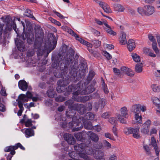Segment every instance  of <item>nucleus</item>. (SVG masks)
<instances>
[{
    "mask_svg": "<svg viewBox=\"0 0 160 160\" xmlns=\"http://www.w3.org/2000/svg\"><path fill=\"white\" fill-rule=\"evenodd\" d=\"M102 147V144H99L98 146L95 145H93L92 149L87 146L84 143H82L81 144H76L74 146V149L78 152L80 157L83 159V160H93L90 159L85 153L88 155L93 156L97 160H105L104 153L103 152L94 149L96 147L97 149L101 148Z\"/></svg>",
    "mask_w": 160,
    "mask_h": 160,
    "instance_id": "obj_1",
    "label": "nucleus"
},
{
    "mask_svg": "<svg viewBox=\"0 0 160 160\" xmlns=\"http://www.w3.org/2000/svg\"><path fill=\"white\" fill-rule=\"evenodd\" d=\"M74 107L73 108V110H70L66 112V115L68 117L72 118V122L74 123L75 122L78 124L80 120V121H81V119L80 118L79 119L75 121L77 117H73L75 115V111L77 110L80 114H82L86 112V109L85 107L82 104H74Z\"/></svg>",
    "mask_w": 160,
    "mask_h": 160,
    "instance_id": "obj_2",
    "label": "nucleus"
},
{
    "mask_svg": "<svg viewBox=\"0 0 160 160\" xmlns=\"http://www.w3.org/2000/svg\"><path fill=\"white\" fill-rule=\"evenodd\" d=\"M26 38L28 43L30 44L34 40V35L32 34L31 33L28 35V34L23 32L20 37L19 40H15V43L19 50L21 51H23V49L25 48V47L23 42L21 41V39L25 40Z\"/></svg>",
    "mask_w": 160,
    "mask_h": 160,
    "instance_id": "obj_3",
    "label": "nucleus"
},
{
    "mask_svg": "<svg viewBox=\"0 0 160 160\" xmlns=\"http://www.w3.org/2000/svg\"><path fill=\"white\" fill-rule=\"evenodd\" d=\"M120 114H117V118L119 122L122 123L126 124L127 123L126 120L124 119L127 118L128 117V110L127 108L125 106L123 107L120 109Z\"/></svg>",
    "mask_w": 160,
    "mask_h": 160,
    "instance_id": "obj_4",
    "label": "nucleus"
},
{
    "mask_svg": "<svg viewBox=\"0 0 160 160\" xmlns=\"http://www.w3.org/2000/svg\"><path fill=\"white\" fill-rule=\"evenodd\" d=\"M138 12L142 15L148 16L152 15L155 12L154 8L150 5H146L143 7H139L137 9Z\"/></svg>",
    "mask_w": 160,
    "mask_h": 160,
    "instance_id": "obj_5",
    "label": "nucleus"
},
{
    "mask_svg": "<svg viewBox=\"0 0 160 160\" xmlns=\"http://www.w3.org/2000/svg\"><path fill=\"white\" fill-rule=\"evenodd\" d=\"M142 124L140 129L141 133L144 135L148 134L152 124L151 120L150 119H148Z\"/></svg>",
    "mask_w": 160,
    "mask_h": 160,
    "instance_id": "obj_6",
    "label": "nucleus"
},
{
    "mask_svg": "<svg viewBox=\"0 0 160 160\" xmlns=\"http://www.w3.org/2000/svg\"><path fill=\"white\" fill-rule=\"evenodd\" d=\"M76 90H77L76 91L73 93V97H74V98H75V96L79 95L80 93H81L82 95H83L92 92L94 91V89L93 87L89 86L86 89V92H85V91L83 92V91L81 92V88L79 87V85H77V88L76 89Z\"/></svg>",
    "mask_w": 160,
    "mask_h": 160,
    "instance_id": "obj_7",
    "label": "nucleus"
},
{
    "mask_svg": "<svg viewBox=\"0 0 160 160\" xmlns=\"http://www.w3.org/2000/svg\"><path fill=\"white\" fill-rule=\"evenodd\" d=\"M75 38L83 45L86 46L90 52L91 53L92 52V50L89 49V48H91L92 47V44L80 38L78 35H77V37H76Z\"/></svg>",
    "mask_w": 160,
    "mask_h": 160,
    "instance_id": "obj_8",
    "label": "nucleus"
},
{
    "mask_svg": "<svg viewBox=\"0 0 160 160\" xmlns=\"http://www.w3.org/2000/svg\"><path fill=\"white\" fill-rule=\"evenodd\" d=\"M97 2L102 7L105 12L110 13L112 12V11L110 8L109 6L107 3L100 0L98 1Z\"/></svg>",
    "mask_w": 160,
    "mask_h": 160,
    "instance_id": "obj_9",
    "label": "nucleus"
},
{
    "mask_svg": "<svg viewBox=\"0 0 160 160\" xmlns=\"http://www.w3.org/2000/svg\"><path fill=\"white\" fill-rule=\"evenodd\" d=\"M151 141L150 145L153 148L155 151L156 154L157 156H158L159 155L160 149L159 147L157 145L156 141L153 137H151Z\"/></svg>",
    "mask_w": 160,
    "mask_h": 160,
    "instance_id": "obj_10",
    "label": "nucleus"
},
{
    "mask_svg": "<svg viewBox=\"0 0 160 160\" xmlns=\"http://www.w3.org/2000/svg\"><path fill=\"white\" fill-rule=\"evenodd\" d=\"M56 35L51 33V51L53 50L56 47L57 41V38Z\"/></svg>",
    "mask_w": 160,
    "mask_h": 160,
    "instance_id": "obj_11",
    "label": "nucleus"
},
{
    "mask_svg": "<svg viewBox=\"0 0 160 160\" xmlns=\"http://www.w3.org/2000/svg\"><path fill=\"white\" fill-rule=\"evenodd\" d=\"M64 138L69 144H73L75 143V139L71 134H65L64 135Z\"/></svg>",
    "mask_w": 160,
    "mask_h": 160,
    "instance_id": "obj_12",
    "label": "nucleus"
},
{
    "mask_svg": "<svg viewBox=\"0 0 160 160\" xmlns=\"http://www.w3.org/2000/svg\"><path fill=\"white\" fill-rule=\"evenodd\" d=\"M141 105L140 104H134L131 108V111L135 114H140L141 112Z\"/></svg>",
    "mask_w": 160,
    "mask_h": 160,
    "instance_id": "obj_13",
    "label": "nucleus"
},
{
    "mask_svg": "<svg viewBox=\"0 0 160 160\" xmlns=\"http://www.w3.org/2000/svg\"><path fill=\"white\" fill-rule=\"evenodd\" d=\"M104 30L108 34L112 36H115L116 34V33L113 31L111 27L107 23H104V25L103 26Z\"/></svg>",
    "mask_w": 160,
    "mask_h": 160,
    "instance_id": "obj_14",
    "label": "nucleus"
},
{
    "mask_svg": "<svg viewBox=\"0 0 160 160\" xmlns=\"http://www.w3.org/2000/svg\"><path fill=\"white\" fill-rule=\"evenodd\" d=\"M133 137L136 139L140 138L141 137L140 133L139 128L138 127L132 128V133Z\"/></svg>",
    "mask_w": 160,
    "mask_h": 160,
    "instance_id": "obj_15",
    "label": "nucleus"
},
{
    "mask_svg": "<svg viewBox=\"0 0 160 160\" xmlns=\"http://www.w3.org/2000/svg\"><path fill=\"white\" fill-rule=\"evenodd\" d=\"M122 70L123 71V75L125 74L128 76L132 77L134 75V72L131 69L127 67H122Z\"/></svg>",
    "mask_w": 160,
    "mask_h": 160,
    "instance_id": "obj_16",
    "label": "nucleus"
},
{
    "mask_svg": "<svg viewBox=\"0 0 160 160\" xmlns=\"http://www.w3.org/2000/svg\"><path fill=\"white\" fill-rule=\"evenodd\" d=\"M105 100L104 99L102 98L99 100L98 102H95L94 104L95 108L97 110L98 108L100 107L101 108H103L105 105Z\"/></svg>",
    "mask_w": 160,
    "mask_h": 160,
    "instance_id": "obj_17",
    "label": "nucleus"
},
{
    "mask_svg": "<svg viewBox=\"0 0 160 160\" xmlns=\"http://www.w3.org/2000/svg\"><path fill=\"white\" fill-rule=\"evenodd\" d=\"M18 86L20 89L23 91H26L28 88V84L24 80H21L18 82Z\"/></svg>",
    "mask_w": 160,
    "mask_h": 160,
    "instance_id": "obj_18",
    "label": "nucleus"
},
{
    "mask_svg": "<svg viewBox=\"0 0 160 160\" xmlns=\"http://www.w3.org/2000/svg\"><path fill=\"white\" fill-rule=\"evenodd\" d=\"M136 45L134 40L132 39L129 40L127 44V48L128 50L131 52L135 48Z\"/></svg>",
    "mask_w": 160,
    "mask_h": 160,
    "instance_id": "obj_19",
    "label": "nucleus"
},
{
    "mask_svg": "<svg viewBox=\"0 0 160 160\" xmlns=\"http://www.w3.org/2000/svg\"><path fill=\"white\" fill-rule=\"evenodd\" d=\"M17 149V147L14 146H10L6 147L4 149L5 152H10L11 154L13 155L15 153V150Z\"/></svg>",
    "mask_w": 160,
    "mask_h": 160,
    "instance_id": "obj_20",
    "label": "nucleus"
},
{
    "mask_svg": "<svg viewBox=\"0 0 160 160\" xmlns=\"http://www.w3.org/2000/svg\"><path fill=\"white\" fill-rule=\"evenodd\" d=\"M61 28L64 31L68 32L72 36H74L75 38L77 37V34L75 33L71 29L66 26H62Z\"/></svg>",
    "mask_w": 160,
    "mask_h": 160,
    "instance_id": "obj_21",
    "label": "nucleus"
},
{
    "mask_svg": "<svg viewBox=\"0 0 160 160\" xmlns=\"http://www.w3.org/2000/svg\"><path fill=\"white\" fill-rule=\"evenodd\" d=\"M126 35L124 32H122L119 38V41L122 45H125L127 43V40L126 38Z\"/></svg>",
    "mask_w": 160,
    "mask_h": 160,
    "instance_id": "obj_22",
    "label": "nucleus"
},
{
    "mask_svg": "<svg viewBox=\"0 0 160 160\" xmlns=\"http://www.w3.org/2000/svg\"><path fill=\"white\" fill-rule=\"evenodd\" d=\"M25 136L27 138L34 136V131L32 128H27L25 131Z\"/></svg>",
    "mask_w": 160,
    "mask_h": 160,
    "instance_id": "obj_23",
    "label": "nucleus"
},
{
    "mask_svg": "<svg viewBox=\"0 0 160 160\" xmlns=\"http://www.w3.org/2000/svg\"><path fill=\"white\" fill-rule=\"evenodd\" d=\"M152 101L156 106L160 110V99L157 97H153L152 98Z\"/></svg>",
    "mask_w": 160,
    "mask_h": 160,
    "instance_id": "obj_24",
    "label": "nucleus"
},
{
    "mask_svg": "<svg viewBox=\"0 0 160 160\" xmlns=\"http://www.w3.org/2000/svg\"><path fill=\"white\" fill-rule=\"evenodd\" d=\"M88 134L89 135L90 139L92 141L97 142L99 138L96 134L93 133L92 132H88Z\"/></svg>",
    "mask_w": 160,
    "mask_h": 160,
    "instance_id": "obj_25",
    "label": "nucleus"
},
{
    "mask_svg": "<svg viewBox=\"0 0 160 160\" xmlns=\"http://www.w3.org/2000/svg\"><path fill=\"white\" fill-rule=\"evenodd\" d=\"M134 119L136 123L141 124L142 123V117L140 114H135L134 115Z\"/></svg>",
    "mask_w": 160,
    "mask_h": 160,
    "instance_id": "obj_26",
    "label": "nucleus"
},
{
    "mask_svg": "<svg viewBox=\"0 0 160 160\" xmlns=\"http://www.w3.org/2000/svg\"><path fill=\"white\" fill-rule=\"evenodd\" d=\"M73 51H72V52L71 54L69 56L68 58V55L67 56L66 58L65 57V59L66 60V62L63 66L65 69L67 68V65H69V62L72 61V58L73 55Z\"/></svg>",
    "mask_w": 160,
    "mask_h": 160,
    "instance_id": "obj_27",
    "label": "nucleus"
},
{
    "mask_svg": "<svg viewBox=\"0 0 160 160\" xmlns=\"http://www.w3.org/2000/svg\"><path fill=\"white\" fill-rule=\"evenodd\" d=\"M143 65L142 63H137L135 67V71L137 73H140L142 70Z\"/></svg>",
    "mask_w": 160,
    "mask_h": 160,
    "instance_id": "obj_28",
    "label": "nucleus"
},
{
    "mask_svg": "<svg viewBox=\"0 0 160 160\" xmlns=\"http://www.w3.org/2000/svg\"><path fill=\"white\" fill-rule=\"evenodd\" d=\"M24 16L32 18L33 20H36L35 18L32 15L31 11L29 9H27L24 14Z\"/></svg>",
    "mask_w": 160,
    "mask_h": 160,
    "instance_id": "obj_29",
    "label": "nucleus"
},
{
    "mask_svg": "<svg viewBox=\"0 0 160 160\" xmlns=\"http://www.w3.org/2000/svg\"><path fill=\"white\" fill-rule=\"evenodd\" d=\"M131 56L133 60L136 62H138L140 61V56L137 54L135 53H132L131 54Z\"/></svg>",
    "mask_w": 160,
    "mask_h": 160,
    "instance_id": "obj_30",
    "label": "nucleus"
},
{
    "mask_svg": "<svg viewBox=\"0 0 160 160\" xmlns=\"http://www.w3.org/2000/svg\"><path fill=\"white\" fill-rule=\"evenodd\" d=\"M19 100H21L23 102H27L28 101V98L27 97L26 95L24 94H21L19 96Z\"/></svg>",
    "mask_w": 160,
    "mask_h": 160,
    "instance_id": "obj_31",
    "label": "nucleus"
},
{
    "mask_svg": "<svg viewBox=\"0 0 160 160\" xmlns=\"http://www.w3.org/2000/svg\"><path fill=\"white\" fill-rule=\"evenodd\" d=\"M113 71L114 73L116 75H119V77H121L123 75V71L122 70V67L121 68L120 70L116 68H114L113 69Z\"/></svg>",
    "mask_w": 160,
    "mask_h": 160,
    "instance_id": "obj_32",
    "label": "nucleus"
},
{
    "mask_svg": "<svg viewBox=\"0 0 160 160\" xmlns=\"http://www.w3.org/2000/svg\"><path fill=\"white\" fill-rule=\"evenodd\" d=\"M94 118V115L91 112H88L86 115L85 118L87 120H92Z\"/></svg>",
    "mask_w": 160,
    "mask_h": 160,
    "instance_id": "obj_33",
    "label": "nucleus"
},
{
    "mask_svg": "<svg viewBox=\"0 0 160 160\" xmlns=\"http://www.w3.org/2000/svg\"><path fill=\"white\" fill-rule=\"evenodd\" d=\"M151 88L153 91L157 92L160 90V86L158 85L153 84L151 86Z\"/></svg>",
    "mask_w": 160,
    "mask_h": 160,
    "instance_id": "obj_34",
    "label": "nucleus"
},
{
    "mask_svg": "<svg viewBox=\"0 0 160 160\" xmlns=\"http://www.w3.org/2000/svg\"><path fill=\"white\" fill-rule=\"evenodd\" d=\"M152 47L156 54H157L159 53V51L157 47V43L156 42L152 43Z\"/></svg>",
    "mask_w": 160,
    "mask_h": 160,
    "instance_id": "obj_35",
    "label": "nucleus"
},
{
    "mask_svg": "<svg viewBox=\"0 0 160 160\" xmlns=\"http://www.w3.org/2000/svg\"><path fill=\"white\" fill-rule=\"evenodd\" d=\"M132 128H125L124 129V133L127 135L131 134Z\"/></svg>",
    "mask_w": 160,
    "mask_h": 160,
    "instance_id": "obj_36",
    "label": "nucleus"
},
{
    "mask_svg": "<svg viewBox=\"0 0 160 160\" xmlns=\"http://www.w3.org/2000/svg\"><path fill=\"white\" fill-rule=\"evenodd\" d=\"M158 129L154 127H152L150 130H149L150 134V135L155 134L157 133Z\"/></svg>",
    "mask_w": 160,
    "mask_h": 160,
    "instance_id": "obj_37",
    "label": "nucleus"
},
{
    "mask_svg": "<svg viewBox=\"0 0 160 160\" xmlns=\"http://www.w3.org/2000/svg\"><path fill=\"white\" fill-rule=\"evenodd\" d=\"M109 122L111 124L115 125L117 124V119L116 118L112 117L109 119Z\"/></svg>",
    "mask_w": 160,
    "mask_h": 160,
    "instance_id": "obj_38",
    "label": "nucleus"
},
{
    "mask_svg": "<svg viewBox=\"0 0 160 160\" xmlns=\"http://www.w3.org/2000/svg\"><path fill=\"white\" fill-rule=\"evenodd\" d=\"M66 81H62V80H59L58 82V84L61 87V86H67L68 84L69 83L67 82L66 83Z\"/></svg>",
    "mask_w": 160,
    "mask_h": 160,
    "instance_id": "obj_39",
    "label": "nucleus"
},
{
    "mask_svg": "<svg viewBox=\"0 0 160 160\" xmlns=\"http://www.w3.org/2000/svg\"><path fill=\"white\" fill-rule=\"evenodd\" d=\"M102 87L104 92L105 93H107L108 92V89L105 83L103 80H102Z\"/></svg>",
    "mask_w": 160,
    "mask_h": 160,
    "instance_id": "obj_40",
    "label": "nucleus"
},
{
    "mask_svg": "<svg viewBox=\"0 0 160 160\" xmlns=\"http://www.w3.org/2000/svg\"><path fill=\"white\" fill-rule=\"evenodd\" d=\"M102 21H101L96 18L94 19L95 22L97 23V24L100 25H104V23H106V22L103 20V19H102Z\"/></svg>",
    "mask_w": 160,
    "mask_h": 160,
    "instance_id": "obj_41",
    "label": "nucleus"
},
{
    "mask_svg": "<svg viewBox=\"0 0 160 160\" xmlns=\"http://www.w3.org/2000/svg\"><path fill=\"white\" fill-rule=\"evenodd\" d=\"M75 137L77 140L80 141L82 138V133L81 132H79L77 133H75L74 135Z\"/></svg>",
    "mask_w": 160,
    "mask_h": 160,
    "instance_id": "obj_42",
    "label": "nucleus"
},
{
    "mask_svg": "<svg viewBox=\"0 0 160 160\" xmlns=\"http://www.w3.org/2000/svg\"><path fill=\"white\" fill-rule=\"evenodd\" d=\"M32 123L31 119H28L25 122V126L27 127H29L32 125Z\"/></svg>",
    "mask_w": 160,
    "mask_h": 160,
    "instance_id": "obj_43",
    "label": "nucleus"
},
{
    "mask_svg": "<svg viewBox=\"0 0 160 160\" xmlns=\"http://www.w3.org/2000/svg\"><path fill=\"white\" fill-rule=\"evenodd\" d=\"M106 138H108L110 139L115 141V139L112 136L111 134L108 132H106L104 134Z\"/></svg>",
    "mask_w": 160,
    "mask_h": 160,
    "instance_id": "obj_44",
    "label": "nucleus"
},
{
    "mask_svg": "<svg viewBox=\"0 0 160 160\" xmlns=\"http://www.w3.org/2000/svg\"><path fill=\"white\" fill-rule=\"evenodd\" d=\"M103 54L109 60L112 58L111 55L106 51H104L103 52Z\"/></svg>",
    "mask_w": 160,
    "mask_h": 160,
    "instance_id": "obj_45",
    "label": "nucleus"
},
{
    "mask_svg": "<svg viewBox=\"0 0 160 160\" xmlns=\"http://www.w3.org/2000/svg\"><path fill=\"white\" fill-rule=\"evenodd\" d=\"M82 122L84 124L85 128H87L88 129H91L92 128V126L91 125V124H89L88 125V126H87V123H86L85 122V119H83V118H82Z\"/></svg>",
    "mask_w": 160,
    "mask_h": 160,
    "instance_id": "obj_46",
    "label": "nucleus"
},
{
    "mask_svg": "<svg viewBox=\"0 0 160 160\" xmlns=\"http://www.w3.org/2000/svg\"><path fill=\"white\" fill-rule=\"evenodd\" d=\"M104 145L107 148H111V144L106 140H104L103 141Z\"/></svg>",
    "mask_w": 160,
    "mask_h": 160,
    "instance_id": "obj_47",
    "label": "nucleus"
},
{
    "mask_svg": "<svg viewBox=\"0 0 160 160\" xmlns=\"http://www.w3.org/2000/svg\"><path fill=\"white\" fill-rule=\"evenodd\" d=\"M110 116V113L109 112H106L103 113L101 117L103 118H107L109 117Z\"/></svg>",
    "mask_w": 160,
    "mask_h": 160,
    "instance_id": "obj_48",
    "label": "nucleus"
},
{
    "mask_svg": "<svg viewBox=\"0 0 160 160\" xmlns=\"http://www.w3.org/2000/svg\"><path fill=\"white\" fill-rule=\"evenodd\" d=\"M18 105L20 108L19 110L23 111L24 108L23 106V102L21 100H18Z\"/></svg>",
    "mask_w": 160,
    "mask_h": 160,
    "instance_id": "obj_49",
    "label": "nucleus"
},
{
    "mask_svg": "<svg viewBox=\"0 0 160 160\" xmlns=\"http://www.w3.org/2000/svg\"><path fill=\"white\" fill-rule=\"evenodd\" d=\"M151 50L150 49L147 48H143V53L146 55H148Z\"/></svg>",
    "mask_w": 160,
    "mask_h": 160,
    "instance_id": "obj_50",
    "label": "nucleus"
},
{
    "mask_svg": "<svg viewBox=\"0 0 160 160\" xmlns=\"http://www.w3.org/2000/svg\"><path fill=\"white\" fill-rule=\"evenodd\" d=\"M92 42L94 44L95 47H98L100 45L101 42L99 41L95 40Z\"/></svg>",
    "mask_w": 160,
    "mask_h": 160,
    "instance_id": "obj_51",
    "label": "nucleus"
},
{
    "mask_svg": "<svg viewBox=\"0 0 160 160\" xmlns=\"http://www.w3.org/2000/svg\"><path fill=\"white\" fill-rule=\"evenodd\" d=\"M149 40L152 42V43L156 42L154 38L152 35H149L148 36Z\"/></svg>",
    "mask_w": 160,
    "mask_h": 160,
    "instance_id": "obj_52",
    "label": "nucleus"
},
{
    "mask_svg": "<svg viewBox=\"0 0 160 160\" xmlns=\"http://www.w3.org/2000/svg\"><path fill=\"white\" fill-rule=\"evenodd\" d=\"M117 156L115 154L111 155L109 158V160H117Z\"/></svg>",
    "mask_w": 160,
    "mask_h": 160,
    "instance_id": "obj_53",
    "label": "nucleus"
},
{
    "mask_svg": "<svg viewBox=\"0 0 160 160\" xmlns=\"http://www.w3.org/2000/svg\"><path fill=\"white\" fill-rule=\"evenodd\" d=\"M93 129L96 131L98 132H99L101 130V128L100 125H97L94 127Z\"/></svg>",
    "mask_w": 160,
    "mask_h": 160,
    "instance_id": "obj_54",
    "label": "nucleus"
},
{
    "mask_svg": "<svg viewBox=\"0 0 160 160\" xmlns=\"http://www.w3.org/2000/svg\"><path fill=\"white\" fill-rule=\"evenodd\" d=\"M14 146L17 147V149L18 148H19L21 149L22 150H25V148L20 143H18L17 144H16Z\"/></svg>",
    "mask_w": 160,
    "mask_h": 160,
    "instance_id": "obj_55",
    "label": "nucleus"
},
{
    "mask_svg": "<svg viewBox=\"0 0 160 160\" xmlns=\"http://www.w3.org/2000/svg\"><path fill=\"white\" fill-rule=\"evenodd\" d=\"M117 7L118 8V11L119 12H122L124 11V8L120 4L117 5Z\"/></svg>",
    "mask_w": 160,
    "mask_h": 160,
    "instance_id": "obj_56",
    "label": "nucleus"
},
{
    "mask_svg": "<svg viewBox=\"0 0 160 160\" xmlns=\"http://www.w3.org/2000/svg\"><path fill=\"white\" fill-rule=\"evenodd\" d=\"M93 33L95 35L97 36L100 35V32L98 31L96 29H93L92 30Z\"/></svg>",
    "mask_w": 160,
    "mask_h": 160,
    "instance_id": "obj_57",
    "label": "nucleus"
},
{
    "mask_svg": "<svg viewBox=\"0 0 160 160\" xmlns=\"http://www.w3.org/2000/svg\"><path fill=\"white\" fill-rule=\"evenodd\" d=\"M117 130L116 128V127H115V126H113L112 128V132H113L114 134L116 137L118 136L117 133Z\"/></svg>",
    "mask_w": 160,
    "mask_h": 160,
    "instance_id": "obj_58",
    "label": "nucleus"
},
{
    "mask_svg": "<svg viewBox=\"0 0 160 160\" xmlns=\"http://www.w3.org/2000/svg\"><path fill=\"white\" fill-rule=\"evenodd\" d=\"M38 87L42 89L45 88H46V84L43 82H40L38 84Z\"/></svg>",
    "mask_w": 160,
    "mask_h": 160,
    "instance_id": "obj_59",
    "label": "nucleus"
},
{
    "mask_svg": "<svg viewBox=\"0 0 160 160\" xmlns=\"http://www.w3.org/2000/svg\"><path fill=\"white\" fill-rule=\"evenodd\" d=\"M5 110V106L2 103H0V111L4 112Z\"/></svg>",
    "mask_w": 160,
    "mask_h": 160,
    "instance_id": "obj_60",
    "label": "nucleus"
},
{
    "mask_svg": "<svg viewBox=\"0 0 160 160\" xmlns=\"http://www.w3.org/2000/svg\"><path fill=\"white\" fill-rule=\"evenodd\" d=\"M105 46L109 50L112 49L114 48V46L111 44H106Z\"/></svg>",
    "mask_w": 160,
    "mask_h": 160,
    "instance_id": "obj_61",
    "label": "nucleus"
},
{
    "mask_svg": "<svg viewBox=\"0 0 160 160\" xmlns=\"http://www.w3.org/2000/svg\"><path fill=\"white\" fill-rule=\"evenodd\" d=\"M148 55L153 58H155L156 56V54H155L154 53V52L152 51L151 50L149 53H148Z\"/></svg>",
    "mask_w": 160,
    "mask_h": 160,
    "instance_id": "obj_62",
    "label": "nucleus"
},
{
    "mask_svg": "<svg viewBox=\"0 0 160 160\" xmlns=\"http://www.w3.org/2000/svg\"><path fill=\"white\" fill-rule=\"evenodd\" d=\"M143 147L145 150L147 152L149 151L150 149L148 146L147 145L143 144Z\"/></svg>",
    "mask_w": 160,
    "mask_h": 160,
    "instance_id": "obj_63",
    "label": "nucleus"
},
{
    "mask_svg": "<svg viewBox=\"0 0 160 160\" xmlns=\"http://www.w3.org/2000/svg\"><path fill=\"white\" fill-rule=\"evenodd\" d=\"M58 12H57L55 10H52L51 11V15L53 17H55Z\"/></svg>",
    "mask_w": 160,
    "mask_h": 160,
    "instance_id": "obj_64",
    "label": "nucleus"
}]
</instances>
